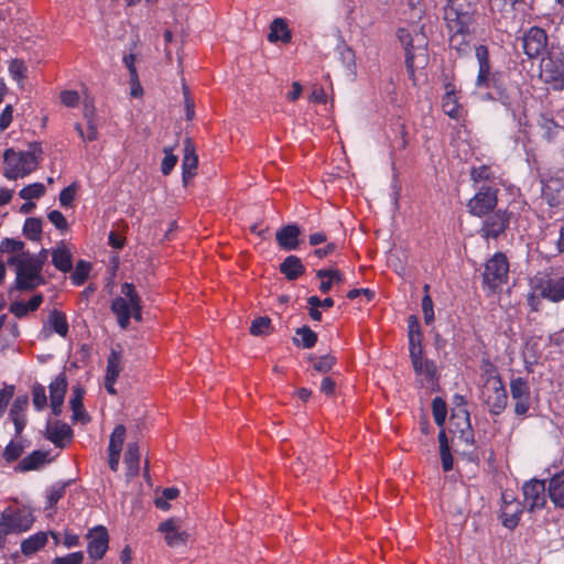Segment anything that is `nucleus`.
<instances>
[{"instance_id": "6e6d98bb", "label": "nucleus", "mask_w": 564, "mask_h": 564, "mask_svg": "<svg viewBox=\"0 0 564 564\" xmlns=\"http://www.w3.org/2000/svg\"><path fill=\"white\" fill-rule=\"evenodd\" d=\"M65 488L66 484H55L48 488L46 498L51 508L64 496Z\"/></svg>"}, {"instance_id": "052dcab7", "label": "nucleus", "mask_w": 564, "mask_h": 564, "mask_svg": "<svg viewBox=\"0 0 564 564\" xmlns=\"http://www.w3.org/2000/svg\"><path fill=\"white\" fill-rule=\"evenodd\" d=\"M83 560V552H74L65 556L55 557L53 564H82Z\"/></svg>"}, {"instance_id": "c9c22d12", "label": "nucleus", "mask_w": 564, "mask_h": 564, "mask_svg": "<svg viewBox=\"0 0 564 564\" xmlns=\"http://www.w3.org/2000/svg\"><path fill=\"white\" fill-rule=\"evenodd\" d=\"M47 542L46 532H36L21 542V552L24 555H32L41 550Z\"/></svg>"}, {"instance_id": "1a4fd4ad", "label": "nucleus", "mask_w": 564, "mask_h": 564, "mask_svg": "<svg viewBox=\"0 0 564 564\" xmlns=\"http://www.w3.org/2000/svg\"><path fill=\"white\" fill-rule=\"evenodd\" d=\"M482 399L494 414H499L507 404V392L497 376H489L481 390Z\"/></svg>"}, {"instance_id": "3c124183", "label": "nucleus", "mask_w": 564, "mask_h": 564, "mask_svg": "<svg viewBox=\"0 0 564 564\" xmlns=\"http://www.w3.org/2000/svg\"><path fill=\"white\" fill-rule=\"evenodd\" d=\"M422 311L424 322L430 325L434 322L433 301L429 294V284L424 285V296L422 299Z\"/></svg>"}, {"instance_id": "dca6fc26", "label": "nucleus", "mask_w": 564, "mask_h": 564, "mask_svg": "<svg viewBox=\"0 0 564 564\" xmlns=\"http://www.w3.org/2000/svg\"><path fill=\"white\" fill-rule=\"evenodd\" d=\"M510 393L514 401V412L524 415L530 408V387L523 378H512L510 381Z\"/></svg>"}, {"instance_id": "864d4df0", "label": "nucleus", "mask_w": 564, "mask_h": 564, "mask_svg": "<svg viewBox=\"0 0 564 564\" xmlns=\"http://www.w3.org/2000/svg\"><path fill=\"white\" fill-rule=\"evenodd\" d=\"M164 158L161 163V172L163 175H169L177 163V156L173 154L171 148H164Z\"/></svg>"}, {"instance_id": "c03bdc74", "label": "nucleus", "mask_w": 564, "mask_h": 564, "mask_svg": "<svg viewBox=\"0 0 564 564\" xmlns=\"http://www.w3.org/2000/svg\"><path fill=\"white\" fill-rule=\"evenodd\" d=\"M124 440H126V427L122 424H119L113 429V431L110 435L108 452L121 454Z\"/></svg>"}, {"instance_id": "e433bc0d", "label": "nucleus", "mask_w": 564, "mask_h": 564, "mask_svg": "<svg viewBox=\"0 0 564 564\" xmlns=\"http://www.w3.org/2000/svg\"><path fill=\"white\" fill-rule=\"evenodd\" d=\"M43 297L41 294L33 295L28 302L19 301L10 305V312L17 317L21 318L28 313L35 311L42 303Z\"/></svg>"}, {"instance_id": "0e129e2a", "label": "nucleus", "mask_w": 564, "mask_h": 564, "mask_svg": "<svg viewBox=\"0 0 564 564\" xmlns=\"http://www.w3.org/2000/svg\"><path fill=\"white\" fill-rule=\"evenodd\" d=\"M61 101L66 107H75L79 101V95L75 90H64L61 93Z\"/></svg>"}, {"instance_id": "338daca9", "label": "nucleus", "mask_w": 564, "mask_h": 564, "mask_svg": "<svg viewBox=\"0 0 564 564\" xmlns=\"http://www.w3.org/2000/svg\"><path fill=\"white\" fill-rule=\"evenodd\" d=\"M409 337L413 340V334L416 336V340L421 341L422 334L420 332V324L416 316L411 315L408 318Z\"/></svg>"}, {"instance_id": "f704fd0d", "label": "nucleus", "mask_w": 564, "mask_h": 564, "mask_svg": "<svg viewBox=\"0 0 564 564\" xmlns=\"http://www.w3.org/2000/svg\"><path fill=\"white\" fill-rule=\"evenodd\" d=\"M123 462L124 465L127 466V476H137L140 468V453L137 443H129L127 445Z\"/></svg>"}, {"instance_id": "bb28decb", "label": "nucleus", "mask_w": 564, "mask_h": 564, "mask_svg": "<svg viewBox=\"0 0 564 564\" xmlns=\"http://www.w3.org/2000/svg\"><path fill=\"white\" fill-rule=\"evenodd\" d=\"M505 77L502 72H494V77L490 80V88L494 89V94H488V97L499 100L505 106H510L512 98L508 91Z\"/></svg>"}, {"instance_id": "4c0bfd02", "label": "nucleus", "mask_w": 564, "mask_h": 564, "mask_svg": "<svg viewBox=\"0 0 564 564\" xmlns=\"http://www.w3.org/2000/svg\"><path fill=\"white\" fill-rule=\"evenodd\" d=\"M495 178V172L489 165L482 164L474 166L470 170V180L475 185L479 183H492Z\"/></svg>"}, {"instance_id": "8fccbe9b", "label": "nucleus", "mask_w": 564, "mask_h": 564, "mask_svg": "<svg viewBox=\"0 0 564 564\" xmlns=\"http://www.w3.org/2000/svg\"><path fill=\"white\" fill-rule=\"evenodd\" d=\"M8 69L10 76L17 82H21L26 77L28 68L22 59H12Z\"/></svg>"}, {"instance_id": "0eeeda50", "label": "nucleus", "mask_w": 564, "mask_h": 564, "mask_svg": "<svg viewBox=\"0 0 564 564\" xmlns=\"http://www.w3.org/2000/svg\"><path fill=\"white\" fill-rule=\"evenodd\" d=\"M1 525L9 534H21L29 531L34 523L32 511L25 507H8L0 514Z\"/></svg>"}, {"instance_id": "20e7f679", "label": "nucleus", "mask_w": 564, "mask_h": 564, "mask_svg": "<svg viewBox=\"0 0 564 564\" xmlns=\"http://www.w3.org/2000/svg\"><path fill=\"white\" fill-rule=\"evenodd\" d=\"M477 3L473 0H446L444 6V20L446 25L466 28L477 26Z\"/></svg>"}, {"instance_id": "a19ab883", "label": "nucleus", "mask_w": 564, "mask_h": 564, "mask_svg": "<svg viewBox=\"0 0 564 564\" xmlns=\"http://www.w3.org/2000/svg\"><path fill=\"white\" fill-rule=\"evenodd\" d=\"M23 234L30 240H40L42 235V220L35 217L26 218L23 225Z\"/></svg>"}, {"instance_id": "09e8293b", "label": "nucleus", "mask_w": 564, "mask_h": 564, "mask_svg": "<svg viewBox=\"0 0 564 564\" xmlns=\"http://www.w3.org/2000/svg\"><path fill=\"white\" fill-rule=\"evenodd\" d=\"M91 270L90 262L86 260H79L74 271L72 272L70 280L72 282H85L89 275V272Z\"/></svg>"}, {"instance_id": "4d7b16f0", "label": "nucleus", "mask_w": 564, "mask_h": 564, "mask_svg": "<svg viewBox=\"0 0 564 564\" xmlns=\"http://www.w3.org/2000/svg\"><path fill=\"white\" fill-rule=\"evenodd\" d=\"M32 395H33V405H34V408L37 411L43 410L45 408V405H46V402H47L45 388L43 386H41V384L35 386L33 388Z\"/></svg>"}, {"instance_id": "4468645a", "label": "nucleus", "mask_w": 564, "mask_h": 564, "mask_svg": "<svg viewBox=\"0 0 564 564\" xmlns=\"http://www.w3.org/2000/svg\"><path fill=\"white\" fill-rule=\"evenodd\" d=\"M449 32L448 44L452 50H455L459 56L467 55L471 50V41L473 36L476 33V25H467L466 28H460L459 25L453 28L452 25H446Z\"/></svg>"}, {"instance_id": "f3484780", "label": "nucleus", "mask_w": 564, "mask_h": 564, "mask_svg": "<svg viewBox=\"0 0 564 564\" xmlns=\"http://www.w3.org/2000/svg\"><path fill=\"white\" fill-rule=\"evenodd\" d=\"M542 198L551 208L562 209L564 206V180L550 177L543 182Z\"/></svg>"}, {"instance_id": "f257e3e1", "label": "nucleus", "mask_w": 564, "mask_h": 564, "mask_svg": "<svg viewBox=\"0 0 564 564\" xmlns=\"http://www.w3.org/2000/svg\"><path fill=\"white\" fill-rule=\"evenodd\" d=\"M42 145L39 142H31L28 151L17 152L12 148L7 149L3 153V176L9 181H15L31 174L42 160Z\"/></svg>"}, {"instance_id": "393cba45", "label": "nucleus", "mask_w": 564, "mask_h": 564, "mask_svg": "<svg viewBox=\"0 0 564 564\" xmlns=\"http://www.w3.org/2000/svg\"><path fill=\"white\" fill-rule=\"evenodd\" d=\"M451 425H454L453 433H459V438L467 445L474 443V433L469 423V414L465 409H459L452 415Z\"/></svg>"}, {"instance_id": "49530a36", "label": "nucleus", "mask_w": 564, "mask_h": 564, "mask_svg": "<svg viewBox=\"0 0 564 564\" xmlns=\"http://www.w3.org/2000/svg\"><path fill=\"white\" fill-rule=\"evenodd\" d=\"M432 412L437 426L442 427L445 423L447 415V408L445 401L436 397L432 401Z\"/></svg>"}, {"instance_id": "72a5a7b5", "label": "nucleus", "mask_w": 564, "mask_h": 564, "mask_svg": "<svg viewBox=\"0 0 564 564\" xmlns=\"http://www.w3.org/2000/svg\"><path fill=\"white\" fill-rule=\"evenodd\" d=\"M52 263L61 272L67 273L73 269V256L65 246L52 250Z\"/></svg>"}, {"instance_id": "9b49d317", "label": "nucleus", "mask_w": 564, "mask_h": 564, "mask_svg": "<svg viewBox=\"0 0 564 564\" xmlns=\"http://www.w3.org/2000/svg\"><path fill=\"white\" fill-rule=\"evenodd\" d=\"M547 34L544 29L531 26L522 36V48L524 54L533 59L540 57L547 47Z\"/></svg>"}, {"instance_id": "680f3d73", "label": "nucleus", "mask_w": 564, "mask_h": 564, "mask_svg": "<svg viewBox=\"0 0 564 564\" xmlns=\"http://www.w3.org/2000/svg\"><path fill=\"white\" fill-rule=\"evenodd\" d=\"M334 364L335 358L333 356L325 355L314 362V369L318 372H327L333 368Z\"/></svg>"}, {"instance_id": "bf43d9fd", "label": "nucleus", "mask_w": 564, "mask_h": 564, "mask_svg": "<svg viewBox=\"0 0 564 564\" xmlns=\"http://www.w3.org/2000/svg\"><path fill=\"white\" fill-rule=\"evenodd\" d=\"M22 453V447L20 444L10 442L4 451H3V457L7 462L11 463L20 457Z\"/></svg>"}, {"instance_id": "58836bf2", "label": "nucleus", "mask_w": 564, "mask_h": 564, "mask_svg": "<svg viewBox=\"0 0 564 564\" xmlns=\"http://www.w3.org/2000/svg\"><path fill=\"white\" fill-rule=\"evenodd\" d=\"M47 325L62 337H65L68 333V324L66 317L58 311H53L48 315Z\"/></svg>"}, {"instance_id": "cd10ccee", "label": "nucleus", "mask_w": 564, "mask_h": 564, "mask_svg": "<svg viewBox=\"0 0 564 564\" xmlns=\"http://www.w3.org/2000/svg\"><path fill=\"white\" fill-rule=\"evenodd\" d=\"M198 164V159L195 153V148L191 139H186L184 142V156L182 161L183 181L186 182L188 178L195 175Z\"/></svg>"}, {"instance_id": "69168bd1", "label": "nucleus", "mask_w": 564, "mask_h": 564, "mask_svg": "<svg viewBox=\"0 0 564 564\" xmlns=\"http://www.w3.org/2000/svg\"><path fill=\"white\" fill-rule=\"evenodd\" d=\"M12 395L13 387H7L0 390V417L3 415Z\"/></svg>"}, {"instance_id": "6e6552de", "label": "nucleus", "mask_w": 564, "mask_h": 564, "mask_svg": "<svg viewBox=\"0 0 564 564\" xmlns=\"http://www.w3.org/2000/svg\"><path fill=\"white\" fill-rule=\"evenodd\" d=\"M511 213L507 209H497L485 216L479 228V236L486 240H497L510 226Z\"/></svg>"}, {"instance_id": "f03ea898", "label": "nucleus", "mask_w": 564, "mask_h": 564, "mask_svg": "<svg viewBox=\"0 0 564 564\" xmlns=\"http://www.w3.org/2000/svg\"><path fill=\"white\" fill-rule=\"evenodd\" d=\"M397 37L405 51V68L411 80L415 82V70L419 67L415 61L419 59L421 66L427 61L426 47L427 41L423 33H411L406 28L397 30Z\"/></svg>"}, {"instance_id": "423d86ee", "label": "nucleus", "mask_w": 564, "mask_h": 564, "mask_svg": "<svg viewBox=\"0 0 564 564\" xmlns=\"http://www.w3.org/2000/svg\"><path fill=\"white\" fill-rule=\"evenodd\" d=\"M498 187L495 184H484L468 200L467 209L471 216L485 217L494 212L498 204Z\"/></svg>"}, {"instance_id": "7c9ffc66", "label": "nucleus", "mask_w": 564, "mask_h": 564, "mask_svg": "<svg viewBox=\"0 0 564 564\" xmlns=\"http://www.w3.org/2000/svg\"><path fill=\"white\" fill-rule=\"evenodd\" d=\"M547 492L555 507L564 508V470L555 474L550 479Z\"/></svg>"}, {"instance_id": "a878e982", "label": "nucleus", "mask_w": 564, "mask_h": 564, "mask_svg": "<svg viewBox=\"0 0 564 564\" xmlns=\"http://www.w3.org/2000/svg\"><path fill=\"white\" fill-rule=\"evenodd\" d=\"M66 388H67V381H66V377L64 373L58 375L50 383L51 408H52V412L55 415H59L62 413V406L64 403Z\"/></svg>"}, {"instance_id": "6ab92c4d", "label": "nucleus", "mask_w": 564, "mask_h": 564, "mask_svg": "<svg viewBox=\"0 0 564 564\" xmlns=\"http://www.w3.org/2000/svg\"><path fill=\"white\" fill-rule=\"evenodd\" d=\"M475 55L478 62L476 87L489 89L490 80L494 77V72H491L488 47L486 45L476 46Z\"/></svg>"}, {"instance_id": "774afa93", "label": "nucleus", "mask_w": 564, "mask_h": 564, "mask_svg": "<svg viewBox=\"0 0 564 564\" xmlns=\"http://www.w3.org/2000/svg\"><path fill=\"white\" fill-rule=\"evenodd\" d=\"M13 107L7 105L0 115V131L6 130L12 122Z\"/></svg>"}, {"instance_id": "13d9d810", "label": "nucleus", "mask_w": 564, "mask_h": 564, "mask_svg": "<svg viewBox=\"0 0 564 564\" xmlns=\"http://www.w3.org/2000/svg\"><path fill=\"white\" fill-rule=\"evenodd\" d=\"M23 247V241L11 238H4L0 243V250L8 253L19 252Z\"/></svg>"}, {"instance_id": "9d476101", "label": "nucleus", "mask_w": 564, "mask_h": 564, "mask_svg": "<svg viewBox=\"0 0 564 564\" xmlns=\"http://www.w3.org/2000/svg\"><path fill=\"white\" fill-rule=\"evenodd\" d=\"M542 75L554 90H564V53H550L543 59Z\"/></svg>"}, {"instance_id": "79ce46f5", "label": "nucleus", "mask_w": 564, "mask_h": 564, "mask_svg": "<svg viewBox=\"0 0 564 564\" xmlns=\"http://www.w3.org/2000/svg\"><path fill=\"white\" fill-rule=\"evenodd\" d=\"M317 340V335L310 329L308 327H300L296 329V337L294 338V343L297 346H302L303 348H312Z\"/></svg>"}, {"instance_id": "c756f323", "label": "nucleus", "mask_w": 564, "mask_h": 564, "mask_svg": "<svg viewBox=\"0 0 564 564\" xmlns=\"http://www.w3.org/2000/svg\"><path fill=\"white\" fill-rule=\"evenodd\" d=\"M28 397H18L10 408V419L12 420L17 434H20L25 426L26 420L24 416L28 406Z\"/></svg>"}, {"instance_id": "2f4dec72", "label": "nucleus", "mask_w": 564, "mask_h": 564, "mask_svg": "<svg viewBox=\"0 0 564 564\" xmlns=\"http://www.w3.org/2000/svg\"><path fill=\"white\" fill-rule=\"evenodd\" d=\"M280 272L290 281L300 279L304 272L305 267L302 260L296 256H288L280 264Z\"/></svg>"}, {"instance_id": "ea45409f", "label": "nucleus", "mask_w": 564, "mask_h": 564, "mask_svg": "<svg viewBox=\"0 0 564 564\" xmlns=\"http://www.w3.org/2000/svg\"><path fill=\"white\" fill-rule=\"evenodd\" d=\"M416 375L421 376L427 383H434L436 379V366L434 361L424 359L413 367Z\"/></svg>"}, {"instance_id": "e2e57ef3", "label": "nucleus", "mask_w": 564, "mask_h": 564, "mask_svg": "<svg viewBox=\"0 0 564 564\" xmlns=\"http://www.w3.org/2000/svg\"><path fill=\"white\" fill-rule=\"evenodd\" d=\"M48 220L59 230L67 229V221L64 215L59 210H51L47 214Z\"/></svg>"}, {"instance_id": "5701e85b", "label": "nucleus", "mask_w": 564, "mask_h": 564, "mask_svg": "<svg viewBox=\"0 0 564 564\" xmlns=\"http://www.w3.org/2000/svg\"><path fill=\"white\" fill-rule=\"evenodd\" d=\"M546 299L551 302H558L564 299V284H535L532 293L529 295V302L533 310L535 306V299Z\"/></svg>"}, {"instance_id": "c85d7f7f", "label": "nucleus", "mask_w": 564, "mask_h": 564, "mask_svg": "<svg viewBox=\"0 0 564 564\" xmlns=\"http://www.w3.org/2000/svg\"><path fill=\"white\" fill-rule=\"evenodd\" d=\"M46 436L56 446L62 447L63 442L72 437L70 427L61 421L48 422L46 426Z\"/></svg>"}, {"instance_id": "b1692460", "label": "nucleus", "mask_w": 564, "mask_h": 564, "mask_svg": "<svg viewBox=\"0 0 564 564\" xmlns=\"http://www.w3.org/2000/svg\"><path fill=\"white\" fill-rule=\"evenodd\" d=\"M444 96L442 98V109L446 116L452 119L458 120L462 117L463 107L458 102V98L456 96V86L447 82L444 84Z\"/></svg>"}, {"instance_id": "7ed1b4c3", "label": "nucleus", "mask_w": 564, "mask_h": 564, "mask_svg": "<svg viewBox=\"0 0 564 564\" xmlns=\"http://www.w3.org/2000/svg\"><path fill=\"white\" fill-rule=\"evenodd\" d=\"M111 311L117 317L119 326L126 329L130 318L140 322L142 319L140 297L133 284H122L120 295L111 303Z\"/></svg>"}, {"instance_id": "de8ad7c7", "label": "nucleus", "mask_w": 564, "mask_h": 564, "mask_svg": "<svg viewBox=\"0 0 564 564\" xmlns=\"http://www.w3.org/2000/svg\"><path fill=\"white\" fill-rule=\"evenodd\" d=\"M316 278L322 282H343L346 280L344 273L335 268L321 269L316 271Z\"/></svg>"}, {"instance_id": "ddd939ff", "label": "nucleus", "mask_w": 564, "mask_h": 564, "mask_svg": "<svg viewBox=\"0 0 564 564\" xmlns=\"http://www.w3.org/2000/svg\"><path fill=\"white\" fill-rule=\"evenodd\" d=\"M509 273V261L503 252H496L485 263L482 282H507Z\"/></svg>"}, {"instance_id": "5fc2aeb1", "label": "nucleus", "mask_w": 564, "mask_h": 564, "mask_svg": "<svg viewBox=\"0 0 564 564\" xmlns=\"http://www.w3.org/2000/svg\"><path fill=\"white\" fill-rule=\"evenodd\" d=\"M77 192V185L72 183L70 185L64 187L58 196L59 205L62 207H69L75 198Z\"/></svg>"}, {"instance_id": "603ef678", "label": "nucleus", "mask_w": 564, "mask_h": 564, "mask_svg": "<svg viewBox=\"0 0 564 564\" xmlns=\"http://www.w3.org/2000/svg\"><path fill=\"white\" fill-rule=\"evenodd\" d=\"M45 460V455L41 452H34L28 457L23 458L20 463L22 470H31L37 468Z\"/></svg>"}, {"instance_id": "aec40b11", "label": "nucleus", "mask_w": 564, "mask_h": 564, "mask_svg": "<svg viewBox=\"0 0 564 564\" xmlns=\"http://www.w3.org/2000/svg\"><path fill=\"white\" fill-rule=\"evenodd\" d=\"M522 513V505L511 494H502L501 519L502 524L508 529H514Z\"/></svg>"}, {"instance_id": "2eb2a0df", "label": "nucleus", "mask_w": 564, "mask_h": 564, "mask_svg": "<svg viewBox=\"0 0 564 564\" xmlns=\"http://www.w3.org/2000/svg\"><path fill=\"white\" fill-rule=\"evenodd\" d=\"M524 505L529 511H535L544 508L546 503V486L543 480L531 479L523 487Z\"/></svg>"}, {"instance_id": "f8f14e48", "label": "nucleus", "mask_w": 564, "mask_h": 564, "mask_svg": "<svg viewBox=\"0 0 564 564\" xmlns=\"http://www.w3.org/2000/svg\"><path fill=\"white\" fill-rule=\"evenodd\" d=\"M158 531L164 535L165 543L171 547L184 546L189 534L183 528L181 519L171 518L160 523Z\"/></svg>"}, {"instance_id": "a211bd4d", "label": "nucleus", "mask_w": 564, "mask_h": 564, "mask_svg": "<svg viewBox=\"0 0 564 564\" xmlns=\"http://www.w3.org/2000/svg\"><path fill=\"white\" fill-rule=\"evenodd\" d=\"M87 553L94 561L102 558L108 550L109 536L105 527H96L87 534Z\"/></svg>"}, {"instance_id": "a18cd8bd", "label": "nucleus", "mask_w": 564, "mask_h": 564, "mask_svg": "<svg viewBox=\"0 0 564 564\" xmlns=\"http://www.w3.org/2000/svg\"><path fill=\"white\" fill-rule=\"evenodd\" d=\"M45 194V186L42 183H33L24 186L20 192L19 196L22 199L31 200L39 199Z\"/></svg>"}, {"instance_id": "37998d69", "label": "nucleus", "mask_w": 564, "mask_h": 564, "mask_svg": "<svg viewBox=\"0 0 564 564\" xmlns=\"http://www.w3.org/2000/svg\"><path fill=\"white\" fill-rule=\"evenodd\" d=\"M273 327L271 319L267 316H260L252 321L250 334L253 336H268L272 333Z\"/></svg>"}, {"instance_id": "39448f33", "label": "nucleus", "mask_w": 564, "mask_h": 564, "mask_svg": "<svg viewBox=\"0 0 564 564\" xmlns=\"http://www.w3.org/2000/svg\"><path fill=\"white\" fill-rule=\"evenodd\" d=\"M43 261L44 257L21 252L10 256L7 260V265L15 272L14 282H31L34 279H40L39 282H44L40 278Z\"/></svg>"}, {"instance_id": "473e14b6", "label": "nucleus", "mask_w": 564, "mask_h": 564, "mask_svg": "<svg viewBox=\"0 0 564 564\" xmlns=\"http://www.w3.org/2000/svg\"><path fill=\"white\" fill-rule=\"evenodd\" d=\"M291 31L282 18H275L270 24V32L268 34V41L275 43L281 41L282 43L291 42Z\"/></svg>"}, {"instance_id": "412c9836", "label": "nucleus", "mask_w": 564, "mask_h": 564, "mask_svg": "<svg viewBox=\"0 0 564 564\" xmlns=\"http://www.w3.org/2000/svg\"><path fill=\"white\" fill-rule=\"evenodd\" d=\"M123 369V360L121 351L111 349L106 367L105 388L108 393L115 395L117 393L115 383Z\"/></svg>"}, {"instance_id": "4be33fe9", "label": "nucleus", "mask_w": 564, "mask_h": 564, "mask_svg": "<svg viewBox=\"0 0 564 564\" xmlns=\"http://www.w3.org/2000/svg\"><path fill=\"white\" fill-rule=\"evenodd\" d=\"M300 227L296 224H289L275 232V240L281 250L292 251L300 245Z\"/></svg>"}]
</instances>
